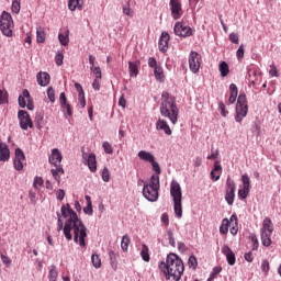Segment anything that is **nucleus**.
I'll return each mask as SVG.
<instances>
[{
    "label": "nucleus",
    "mask_w": 281,
    "mask_h": 281,
    "mask_svg": "<svg viewBox=\"0 0 281 281\" xmlns=\"http://www.w3.org/2000/svg\"><path fill=\"white\" fill-rule=\"evenodd\" d=\"M61 215L67 220L64 225L63 220L60 218V213H57V232H61L63 229L64 236L67 240H71L74 238L75 243H79V247H87V243L85 240L87 237V226H85V223L78 218L76 211H74L69 204H66L61 206Z\"/></svg>",
    "instance_id": "f257e3e1"
},
{
    "label": "nucleus",
    "mask_w": 281,
    "mask_h": 281,
    "mask_svg": "<svg viewBox=\"0 0 281 281\" xmlns=\"http://www.w3.org/2000/svg\"><path fill=\"white\" fill-rule=\"evenodd\" d=\"M159 269L165 274L166 280L172 278L175 281L181 280V276H183V271H186L183 261L176 254H169L166 262L161 261L159 263Z\"/></svg>",
    "instance_id": "f03ea898"
},
{
    "label": "nucleus",
    "mask_w": 281,
    "mask_h": 281,
    "mask_svg": "<svg viewBox=\"0 0 281 281\" xmlns=\"http://www.w3.org/2000/svg\"><path fill=\"white\" fill-rule=\"evenodd\" d=\"M160 115L168 117L172 124H177L179 120V108L177 106V99L168 91L161 93Z\"/></svg>",
    "instance_id": "7ed1b4c3"
},
{
    "label": "nucleus",
    "mask_w": 281,
    "mask_h": 281,
    "mask_svg": "<svg viewBox=\"0 0 281 281\" xmlns=\"http://www.w3.org/2000/svg\"><path fill=\"white\" fill-rule=\"evenodd\" d=\"M159 188H161L159 183V176L153 175L149 182L145 181L143 187V196L155 203L157 199H159Z\"/></svg>",
    "instance_id": "20e7f679"
},
{
    "label": "nucleus",
    "mask_w": 281,
    "mask_h": 281,
    "mask_svg": "<svg viewBox=\"0 0 281 281\" xmlns=\"http://www.w3.org/2000/svg\"><path fill=\"white\" fill-rule=\"evenodd\" d=\"M170 195L173 199V211L177 218H182L183 205L181 202L183 199V193L181 192V184L175 180H172L170 184Z\"/></svg>",
    "instance_id": "39448f33"
},
{
    "label": "nucleus",
    "mask_w": 281,
    "mask_h": 281,
    "mask_svg": "<svg viewBox=\"0 0 281 281\" xmlns=\"http://www.w3.org/2000/svg\"><path fill=\"white\" fill-rule=\"evenodd\" d=\"M248 113L249 105H247V95H245V93H240L237 98L235 121L240 124L243 119L247 117Z\"/></svg>",
    "instance_id": "423d86ee"
},
{
    "label": "nucleus",
    "mask_w": 281,
    "mask_h": 281,
    "mask_svg": "<svg viewBox=\"0 0 281 281\" xmlns=\"http://www.w3.org/2000/svg\"><path fill=\"white\" fill-rule=\"evenodd\" d=\"M273 234V222L266 217L261 227V243L263 247H271V235Z\"/></svg>",
    "instance_id": "0eeeda50"
},
{
    "label": "nucleus",
    "mask_w": 281,
    "mask_h": 281,
    "mask_svg": "<svg viewBox=\"0 0 281 281\" xmlns=\"http://www.w3.org/2000/svg\"><path fill=\"white\" fill-rule=\"evenodd\" d=\"M12 27H14L12 15L3 11L0 18V30L2 34H4V36H12Z\"/></svg>",
    "instance_id": "6e6552de"
},
{
    "label": "nucleus",
    "mask_w": 281,
    "mask_h": 281,
    "mask_svg": "<svg viewBox=\"0 0 281 281\" xmlns=\"http://www.w3.org/2000/svg\"><path fill=\"white\" fill-rule=\"evenodd\" d=\"M235 198H236V182H234V180L231 177H227L225 201L229 205H234Z\"/></svg>",
    "instance_id": "1a4fd4ad"
},
{
    "label": "nucleus",
    "mask_w": 281,
    "mask_h": 281,
    "mask_svg": "<svg viewBox=\"0 0 281 281\" xmlns=\"http://www.w3.org/2000/svg\"><path fill=\"white\" fill-rule=\"evenodd\" d=\"M201 63H203L201 55L194 50L191 52L189 55V69L192 71V74H199V69H201Z\"/></svg>",
    "instance_id": "9d476101"
},
{
    "label": "nucleus",
    "mask_w": 281,
    "mask_h": 281,
    "mask_svg": "<svg viewBox=\"0 0 281 281\" xmlns=\"http://www.w3.org/2000/svg\"><path fill=\"white\" fill-rule=\"evenodd\" d=\"M18 102L21 106V109H29V111H34V100H32V97L30 95V91L27 89H24L22 91V94L19 97Z\"/></svg>",
    "instance_id": "9b49d317"
},
{
    "label": "nucleus",
    "mask_w": 281,
    "mask_h": 281,
    "mask_svg": "<svg viewBox=\"0 0 281 281\" xmlns=\"http://www.w3.org/2000/svg\"><path fill=\"white\" fill-rule=\"evenodd\" d=\"M18 119L20 120V127L22 128V131L34 128V123L30 117V113H27L25 110H20L18 112Z\"/></svg>",
    "instance_id": "f8f14e48"
},
{
    "label": "nucleus",
    "mask_w": 281,
    "mask_h": 281,
    "mask_svg": "<svg viewBox=\"0 0 281 281\" xmlns=\"http://www.w3.org/2000/svg\"><path fill=\"white\" fill-rule=\"evenodd\" d=\"M173 32L176 36H182V38L192 36V27L186 25L183 22H177L175 24Z\"/></svg>",
    "instance_id": "ddd939ff"
},
{
    "label": "nucleus",
    "mask_w": 281,
    "mask_h": 281,
    "mask_svg": "<svg viewBox=\"0 0 281 281\" xmlns=\"http://www.w3.org/2000/svg\"><path fill=\"white\" fill-rule=\"evenodd\" d=\"M169 5L171 8V16L175 21H179L183 16V9L179 0H170Z\"/></svg>",
    "instance_id": "4468645a"
},
{
    "label": "nucleus",
    "mask_w": 281,
    "mask_h": 281,
    "mask_svg": "<svg viewBox=\"0 0 281 281\" xmlns=\"http://www.w3.org/2000/svg\"><path fill=\"white\" fill-rule=\"evenodd\" d=\"M23 161H25V154L23 153V150L21 148H16L15 149V158L13 161V166L15 168V170H23Z\"/></svg>",
    "instance_id": "2eb2a0df"
},
{
    "label": "nucleus",
    "mask_w": 281,
    "mask_h": 281,
    "mask_svg": "<svg viewBox=\"0 0 281 281\" xmlns=\"http://www.w3.org/2000/svg\"><path fill=\"white\" fill-rule=\"evenodd\" d=\"M222 254L226 256L227 263L231 267H234L236 265V254L229 248V246H223L222 247Z\"/></svg>",
    "instance_id": "dca6fc26"
},
{
    "label": "nucleus",
    "mask_w": 281,
    "mask_h": 281,
    "mask_svg": "<svg viewBox=\"0 0 281 281\" xmlns=\"http://www.w3.org/2000/svg\"><path fill=\"white\" fill-rule=\"evenodd\" d=\"M169 41H170V34H168L167 32H162L158 43L159 52H161L162 54H166V52H168Z\"/></svg>",
    "instance_id": "f3484780"
},
{
    "label": "nucleus",
    "mask_w": 281,
    "mask_h": 281,
    "mask_svg": "<svg viewBox=\"0 0 281 281\" xmlns=\"http://www.w3.org/2000/svg\"><path fill=\"white\" fill-rule=\"evenodd\" d=\"M48 160L49 164H53V166H60V161H63V154H60V150H58V148H55L53 149Z\"/></svg>",
    "instance_id": "a211bd4d"
},
{
    "label": "nucleus",
    "mask_w": 281,
    "mask_h": 281,
    "mask_svg": "<svg viewBox=\"0 0 281 281\" xmlns=\"http://www.w3.org/2000/svg\"><path fill=\"white\" fill-rule=\"evenodd\" d=\"M157 131H164L166 135H172V130H170V125H168V122L159 119L156 123Z\"/></svg>",
    "instance_id": "6ab92c4d"
},
{
    "label": "nucleus",
    "mask_w": 281,
    "mask_h": 281,
    "mask_svg": "<svg viewBox=\"0 0 281 281\" xmlns=\"http://www.w3.org/2000/svg\"><path fill=\"white\" fill-rule=\"evenodd\" d=\"M10 159V148L8 144L0 143V161H8Z\"/></svg>",
    "instance_id": "aec40b11"
},
{
    "label": "nucleus",
    "mask_w": 281,
    "mask_h": 281,
    "mask_svg": "<svg viewBox=\"0 0 281 281\" xmlns=\"http://www.w3.org/2000/svg\"><path fill=\"white\" fill-rule=\"evenodd\" d=\"M223 171V167L221 166L220 161H215L214 162V168L211 171V179H213V181H218V179H221V172Z\"/></svg>",
    "instance_id": "412c9836"
},
{
    "label": "nucleus",
    "mask_w": 281,
    "mask_h": 281,
    "mask_svg": "<svg viewBox=\"0 0 281 281\" xmlns=\"http://www.w3.org/2000/svg\"><path fill=\"white\" fill-rule=\"evenodd\" d=\"M49 80H52V78L49 77V74L47 72L37 74V83L40 85V87H47V85H49Z\"/></svg>",
    "instance_id": "4be33fe9"
},
{
    "label": "nucleus",
    "mask_w": 281,
    "mask_h": 281,
    "mask_svg": "<svg viewBox=\"0 0 281 281\" xmlns=\"http://www.w3.org/2000/svg\"><path fill=\"white\" fill-rule=\"evenodd\" d=\"M139 65H142L140 61H130L128 63V69H130V76L133 78H137L139 75Z\"/></svg>",
    "instance_id": "5701e85b"
},
{
    "label": "nucleus",
    "mask_w": 281,
    "mask_h": 281,
    "mask_svg": "<svg viewBox=\"0 0 281 281\" xmlns=\"http://www.w3.org/2000/svg\"><path fill=\"white\" fill-rule=\"evenodd\" d=\"M87 164H88L89 170L91 172H95L98 170V162H97L95 156L93 154H89Z\"/></svg>",
    "instance_id": "b1692460"
},
{
    "label": "nucleus",
    "mask_w": 281,
    "mask_h": 281,
    "mask_svg": "<svg viewBox=\"0 0 281 281\" xmlns=\"http://www.w3.org/2000/svg\"><path fill=\"white\" fill-rule=\"evenodd\" d=\"M231 95L228 98L229 104H234L236 102V98H238V87H236V83H232L229 86Z\"/></svg>",
    "instance_id": "393cba45"
},
{
    "label": "nucleus",
    "mask_w": 281,
    "mask_h": 281,
    "mask_svg": "<svg viewBox=\"0 0 281 281\" xmlns=\"http://www.w3.org/2000/svg\"><path fill=\"white\" fill-rule=\"evenodd\" d=\"M55 169H52L50 172L55 179V181H58L60 183V175H65V169H63V166L57 165L55 166Z\"/></svg>",
    "instance_id": "a878e982"
},
{
    "label": "nucleus",
    "mask_w": 281,
    "mask_h": 281,
    "mask_svg": "<svg viewBox=\"0 0 281 281\" xmlns=\"http://www.w3.org/2000/svg\"><path fill=\"white\" fill-rule=\"evenodd\" d=\"M154 76L158 82H164V80H166V75L164 74V68L161 66L154 68Z\"/></svg>",
    "instance_id": "bb28decb"
},
{
    "label": "nucleus",
    "mask_w": 281,
    "mask_h": 281,
    "mask_svg": "<svg viewBox=\"0 0 281 281\" xmlns=\"http://www.w3.org/2000/svg\"><path fill=\"white\" fill-rule=\"evenodd\" d=\"M258 78H260V75H258V71L254 68H249L248 81L251 82V85H256V82H258Z\"/></svg>",
    "instance_id": "cd10ccee"
},
{
    "label": "nucleus",
    "mask_w": 281,
    "mask_h": 281,
    "mask_svg": "<svg viewBox=\"0 0 281 281\" xmlns=\"http://www.w3.org/2000/svg\"><path fill=\"white\" fill-rule=\"evenodd\" d=\"M138 157L143 161H148L149 164H151V161L155 159V156L150 154V151H146V150H140L138 153Z\"/></svg>",
    "instance_id": "c85d7f7f"
},
{
    "label": "nucleus",
    "mask_w": 281,
    "mask_h": 281,
    "mask_svg": "<svg viewBox=\"0 0 281 281\" xmlns=\"http://www.w3.org/2000/svg\"><path fill=\"white\" fill-rule=\"evenodd\" d=\"M140 256L145 262H150V254L148 246L146 244L142 245Z\"/></svg>",
    "instance_id": "c756f323"
},
{
    "label": "nucleus",
    "mask_w": 281,
    "mask_h": 281,
    "mask_svg": "<svg viewBox=\"0 0 281 281\" xmlns=\"http://www.w3.org/2000/svg\"><path fill=\"white\" fill-rule=\"evenodd\" d=\"M218 69L222 78H226V76L229 75V65H227L226 61L220 63Z\"/></svg>",
    "instance_id": "7c9ffc66"
},
{
    "label": "nucleus",
    "mask_w": 281,
    "mask_h": 281,
    "mask_svg": "<svg viewBox=\"0 0 281 281\" xmlns=\"http://www.w3.org/2000/svg\"><path fill=\"white\" fill-rule=\"evenodd\" d=\"M229 226H231L229 220L224 218L220 226V234H222V236H225V234H227L229 232Z\"/></svg>",
    "instance_id": "2f4dec72"
},
{
    "label": "nucleus",
    "mask_w": 281,
    "mask_h": 281,
    "mask_svg": "<svg viewBox=\"0 0 281 281\" xmlns=\"http://www.w3.org/2000/svg\"><path fill=\"white\" fill-rule=\"evenodd\" d=\"M68 9L71 12L82 10V4H80V0H68Z\"/></svg>",
    "instance_id": "473e14b6"
},
{
    "label": "nucleus",
    "mask_w": 281,
    "mask_h": 281,
    "mask_svg": "<svg viewBox=\"0 0 281 281\" xmlns=\"http://www.w3.org/2000/svg\"><path fill=\"white\" fill-rule=\"evenodd\" d=\"M58 38L60 45L67 47V45H69V31H66V34L59 33Z\"/></svg>",
    "instance_id": "72a5a7b5"
},
{
    "label": "nucleus",
    "mask_w": 281,
    "mask_h": 281,
    "mask_svg": "<svg viewBox=\"0 0 281 281\" xmlns=\"http://www.w3.org/2000/svg\"><path fill=\"white\" fill-rule=\"evenodd\" d=\"M128 245H131V237H128V235H124L121 241V249L123 251H128Z\"/></svg>",
    "instance_id": "f704fd0d"
},
{
    "label": "nucleus",
    "mask_w": 281,
    "mask_h": 281,
    "mask_svg": "<svg viewBox=\"0 0 281 281\" xmlns=\"http://www.w3.org/2000/svg\"><path fill=\"white\" fill-rule=\"evenodd\" d=\"M36 38L37 43H45V31L41 26L36 30Z\"/></svg>",
    "instance_id": "c9c22d12"
},
{
    "label": "nucleus",
    "mask_w": 281,
    "mask_h": 281,
    "mask_svg": "<svg viewBox=\"0 0 281 281\" xmlns=\"http://www.w3.org/2000/svg\"><path fill=\"white\" fill-rule=\"evenodd\" d=\"M91 261L93 267H95V269H100V267H102V260L100 259V256L93 254L91 256Z\"/></svg>",
    "instance_id": "e433bc0d"
},
{
    "label": "nucleus",
    "mask_w": 281,
    "mask_h": 281,
    "mask_svg": "<svg viewBox=\"0 0 281 281\" xmlns=\"http://www.w3.org/2000/svg\"><path fill=\"white\" fill-rule=\"evenodd\" d=\"M101 177L104 183H109V181H111V173L109 171V168L106 167L103 168Z\"/></svg>",
    "instance_id": "4c0bfd02"
},
{
    "label": "nucleus",
    "mask_w": 281,
    "mask_h": 281,
    "mask_svg": "<svg viewBox=\"0 0 281 281\" xmlns=\"http://www.w3.org/2000/svg\"><path fill=\"white\" fill-rule=\"evenodd\" d=\"M11 10L14 14H19L21 12V0H13Z\"/></svg>",
    "instance_id": "58836bf2"
},
{
    "label": "nucleus",
    "mask_w": 281,
    "mask_h": 281,
    "mask_svg": "<svg viewBox=\"0 0 281 281\" xmlns=\"http://www.w3.org/2000/svg\"><path fill=\"white\" fill-rule=\"evenodd\" d=\"M48 278L50 281H56L58 278V270H56V266H52L49 270Z\"/></svg>",
    "instance_id": "ea45409f"
},
{
    "label": "nucleus",
    "mask_w": 281,
    "mask_h": 281,
    "mask_svg": "<svg viewBox=\"0 0 281 281\" xmlns=\"http://www.w3.org/2000/svg\"><path fill=\"white\" fill-rule=\"evenodd\" d=\"M222 271H223L222 267H214L207 281H214L216 279V276H218V273H221Z\"/></svg>",
    "instance_id": "a19ab883"
},
{
    "label": "nucleus",
    "mask_w": 281,
    "mask_h": 281,
    "mask_svg": "<svg viewBox=\"0 0 281 281\" xmlns=\"http://www.w3.org/2000/svg\"><path fill=\"white\" fill-rule=\"evenodd\" d=\"M188 265L190 269H196V267H199V261L194 255L189 257Z\"/></svg>",
    "instance_id": "79ce46f5"
},
{
    "label": "nucleus",
    "mask_w": 281,
    "mask_h": 281,
    "mask_svg": "<svg viewBox=\"0 0 281 281\" xmlns=\"http://www.w3.org/2000/svg\"><path fill=\"white\" fill-rule=\"evenodd\" d=\"M102 147L106 155H113V146L111 145V143L103 142Z\"/></svg>",
    "instance_id": "37998d69"
},
{
    "label": "nucleus",
    "mask_w": 281,
    "mask_h": 281,
    "mask_svg": "<svg viewBox=\"0 0 281 281\" xmlns=\"http://www.w3.org/2000/svg\"><path fill=\"white\" fill-rule=\"evenodd\" d=\"M63 60H65V55L63 52H58L57 55L55 56V63L58 67L63 66Z\"/></svg>",
    "instance_id": "c03bdc74"
},
{
    "label": "nucleus",
    "mask_w": 281,
    "mask_h": 281,
    "mask_svg": "<svg viewBox=\"0 0 281 281\" xmlns=\"http://www.w3.org/2000/svg\"><path fill=\"white\" fill-rule=\"evenodd\" d=\"M238 196L239 199H241V201H245V199H247V196H249V189H239L238 190Z\"/></svg>",
    "instance_id": "a18cd8bd"
},
{
    "label": "nucleus",
    "mask_w": 281,
    "mask_h": 281,
    "mask_svg": "<svg viewBox=\"0 0 281 281\" xmlns=\"http://www.w3.org/2000/svg\"><path fill=\"white\" fill-rule=\"evenodd\" d=\"M236 56L238 58V60H243V58H245V45L240 44L239 48L236 52Z\"/></svg>",
    "instance_id": "49530a36"
},
{
    "label": "nucleus",
    "mask_w": 281,
    "mask_h": 281,
    "mask_svg": "<svg viewBox=\"0 0 281 281\" xmlns=\"http://www.w3.org/2000/svg\"><path fill=\"white\" fill-rule=\"evenodd\" d=\"M153 166V170L156 172V177H159V175H161V167H159V162L155 161V158L153 159V161L150 162Z\"/></svg>",
    "instance_id": "de8ad7c7"
},
{
    "label": "nucleus",
    "mask_w": 281,
    "mask_h": 281,
    "mask_svg": "<svg viewBox=\"0 0 281 281\" xmlns=\"http://www.w3.org/2000/svg\"><path fill=\"white\" fill-rule=\"evenodd\" d=\"M0 104H8V91L0 90Z\"/></svg>",
    "instance_id": "09e8293b"
},
{
    "label": "nucleus",
    "mask_w": 281,
    "mask_h": 281,
    "mask_svg": "<svg viewBox=\"0 0 281 281\" xmlns=\"http://www.w3.org/2000/svg\"><path fill=\"white\" fill-rule=\"evenodd\" d=\"M270 270V265H269V260L265 259L261 262V271L267 276V273H269Z\"/></svg>",
    "instance_id": "8fccbe9b"
},
{
    "label": "nucleus",
    "mask_w": 281,
    "mask_h": 281,
    "mask_svg": "<svg viewBox=\"0 0 281 281\" xmlns=\"http://www.w3.org/2000/svg\"><path fill=\"white\" fill-rule=\"evenodd\" d=\"M250 240L252 243L251 250L252 251H258V247H259L258 237H256V235H250Z\"/></svg>",
    "instance_id": "3c124183"
},
{
    "label": "nucleus",
    "mask_w": 281,
    "mask_h": 281,
    "mask_svg": "<svg viewBox=\"0 0 281 281\" xmlns=\"http://www.w3.org/2000/svg\"><path fill=\"white\" fill-rule=\"evenodd\" d=\"M92 74H94L95 79H102V69L100 67H90Z\"/></svg>",
    "instance_id": "603ef678"
},
{
    "label": "nucleus",
    "mask_w": 281,
    "mask_h": 281,
    "mask_svg": "<svg viewBox=\"0 0 281 281\" xmlns=\"http://www.w3.org/2000/svg\"><path fill=\"white\" fill-rule=\"evenodd\" d=\"M241 181H243V188L246 189V190H249V186H250L249 176L248 175H244L241 177Z\"/></svg>",
    "instance_id": "864d4df0"
},
{
    "label": "nucleus",
    "mask_w": 281,
    "mask_h": 281,
    "mask_svg": "<svg viewBox=\"0 0 281 281\" xmlns=\"http://www.w3.org/2000/svg\"><path fill=\"white\" fill-rule=\"evenodd\" d=\"M47 95H48L49 102H56V94L54 92V88L49 87L47 89Z\"/></svg>",
    "instance_id": "5fc2aeb1"
},
{
    "label": "nucleus",
    "mask_w": 281,
    "mask_h": 281,
    "mask_svg": "<svg viewBox=\"0 0 281 281\" xmlns=\"http://www.w3.org/2000/svg\"><path fill=\"white\" fill-rule=\"evenodd\" d=\"M43 183H44V180L41 177H35L34 182H33V188L38 190V188H41V186H43Z\"/></svg>",
    "instance_id": "6e6d98bb"
},
{
    "label": "nucleus",
    "mask_w": 281,
    "mask_h": 281,
    "mask_svg": "<svg viewBox=\"0 0 281 281\" xmlns=\"http://www.w3.org/2000/svg\"><path fill=\"white\" fill-rule=\"evenodd\" d=\"M269 74L272 78L273 77H276V78L280 77V74H278V68L274 65H270Z\"/></svg>",
    "instance_id": "4d7b16f0"
},
{
    "label": "nucleus",
    "mask_w": 281,
    "mask_h": 281,
    "mask_svg": "<svg viewBox=\"0 0 281 281\" xmlns=\"http://www.w3.org/2000/svg\"><path fill=\"white\" fill-rule=\"evenodd\" d=\"M61 109L66 111L68 117H71V115H74V112L71 111V105L69 103L63 104Z\"/></svg>",
    "instance_id": "13d9d810"
},
{
    "label": "nucleus",
    "mask_w": 281,
    "mask_h": 281,
    "mask_svg": "<svg viewBox=\"0 0 281 281\" xmlns=\"http://www.w3.org/2000/svg\"><path fill=\"white\" fill-rule=\"evenodd\" d=\"M218 106H220L221 115H222L223 117H227V115L229 114V112H228L227 110H225V103L220 102V103H218Z\"/></svg>",
    "instance_id": "bf43d9fd"
},
{
    "label": "nucleus",
    "mask_w": 281,
    "mask_h": 281,
    "mask_svg": "<svg viewBox=\"0 0 281 281\" xmlns=\"http://www.w3.org/2000/svg\"><path fill=\"white\" fill-rule=\"evenodd\" d=\"M229 41H231V43H234L235 45H238V43H239L238 33H231L229 34Z\"/></svg>",
    "instance_id": "052dcab7"
},
{
    "label": "nucleus",
    "mask_w": 281,
    "mask_h": 281,
    "mask_svg": "<svg viewBox=\"0 0 281 281\" xmlns=\"http://www.w3.org/2000/svg\"><path fill=\"white\" fill-rule=\"evenodd\" d=\"M167 235H168L169 245L171 247H175V235L172 234V231L169 229L167 232Z\"/></svg>",
    "instance_id": "680f3d73"
},
{
    "label": "nucleus",
    "mask_w": 281,
    "mask_h": 281,
    "mask_svg": "<svg viewBox=\"0 0 281 281\" xmlns=\"http://www.w3.org/2000/svg\"><path fill=\"white\" fill-rule=\"evenodd\" d=\"M148 67H150L151 69H155L156 67H159L157 65V59H155V57H149L148 58Z\"/></svg>",
    "instance_id": "e2e57ef3"
},
{
    "label": "nucleus",
    "mask_w": 281,
    "mask_h": 281,
    "mask_svg": "<svg viewBox=\"0 0 281 281\" xmlns=\"http://www.w3.org/2000/svg\"><path fill=\"white\" fill-rule=\"evenodd\" d=\"M75 89L79 93V98H82L85 95V90L82 89V85L80 83H75Z\"/></svg>",
    "instance_id": "0e129e2a"
},
{
    "label": "nucleus",
    "mask_w": 281,
    "mask_h": 281,
    "mask_svg": "<svg viewBox=\"0 0 281 281\" xmlns=\"http://www.w3.org/2000/svg\"><path fill=\"white\" fill-rule=\"evenodd\" d=\"M83 212L85 214L91 216V214H93V204H87V206L83 207Z\"/></svg>",
    "instance_id": "69168bd1"
},
{
    "label": "nucleus",
    "mask_w": 281,
    "mask_h": 281,
    "mask_svg": "<svg viewBox=\"0 0 281 281\" xmlns=\"http://www.w3.org/2000/svg\"><path fill=\"white\" fill-rule=\"evenodd\" d=\"M67 103V94H65V92H61L59 95V104L60 106H63V104Z\"/></svg>",
    "instance_id": "338daca9"
},
{
    "label": "nucleus",
    "mask_w": 281,
    "mask_h": 281,
    "mask_svg": "<svg viewBox=\"0 0 281 281\" xmlns=\"http://www.w3.org/2000/svg\"><path fill=\"white\" fill-rule=\"evenodd\" d=\"M56 196H57L58 201H63V199H65V190H63V189L57 190Z\"/></svg>",
    "instance_id": "774afa93"
}]
</instances>
